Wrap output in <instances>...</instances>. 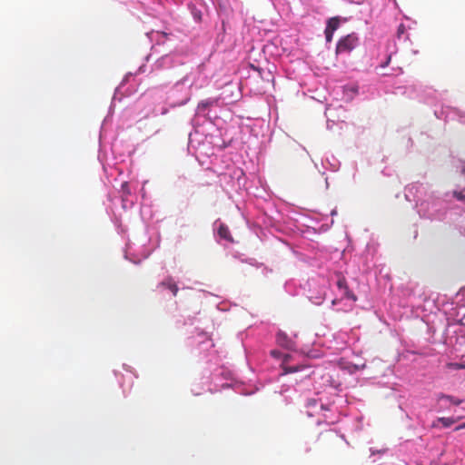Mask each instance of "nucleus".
<instances>
[{
  "label": "nucleus",
  "mask_w": 465,
  "mask_h": 465,
  "mask_svg": "<svg viewBox=\"0 0 465 465\" xmlns=\"http://www.w3.org/2000/svg\"><path fill=\"white\" fill-rule=\"evenodd\" d=\"M417 465H423V464H421V463H418Z\"/></svg>",
  "instance_id": "nucleus-18"
},
{
  "label": "nucleus",
  "mask_w": 465,
  "mask_h": 465,
  "mask_svg": "<svg viewBox=\"0 0 465 465\" xmlns=\"http://www.w3.org/2000/svg\"><path fill=\"white\" fill-rule=\"evenodd\" d=\"M302 368V366H284L283 367V370H284V373H292V372H296L298 371H300Z\"/></svg>",
  "instance_id": "nucleus-10"
},
{
  "label": "nucleus",
  "mask_w": 465,
  "mask_h": 465,
  "mask_svg": "<svg viewBox=\"0 0 465 465\" xmlns=\"http://www.w3.org/2000/svg\"><path fill=\"white\" fill-rule=\"evenodd\" d=\"M339 25H340L339 17H336V16L331 17L328 20L325 29L334 33V31L338 29Z\"/></svg>",
  "instance_id": "nucleus-7"
},
{
  "label": "nucleus",
  "mask_w": 465,
  "mask_h": 465,
  "mask_svg": "<svg viewBox=\"0 0 465 465\" xmlns=\"http://www.w3.org/2000/svg\"><path fill=\"white\" fill-rule=\"evenodd\" d=\"M318 440L324 447L330 450H337L347 443L343 435L332 430L320 433Z\"/></svg>",
  "instance_id": "nucleus-1"
},
{
  "label": "nucleus",
  "mask_w": 465,
  "mask_h": 465,
  "mask_svg": "<svg viewBox=\"0 0 465 465\" xmlns=\"http://www.w3.org/2000/svg\"><path fill=\"white\" fill-rule=\"evenodd\" d=\"M443 399L444 400H448L450 402H451L454 405H460L462 402L461 400L456 399L453 396L446 395V394H440L439 396V400H443Z\"/></svg>",
  "instance_id": "nucleus-8"
},
{
  "label": "nucleus",
  "mask_w": 465,
  "mask_h": 465,
  "mask_svg": "<svg viewBox=\"0 0 465 465\" xmlns=\"http://www.w3.org/2000/svg\"><path fill=\"white\" fill-rule=\"evenodd\" d=\"M337 286L341 290H344V294L347 298L356 300V296L349 290L346 279L344 277H341L337 281Z\"/></svg>",
  "instance_id": "nucleus-4"
},
{
  "label": "nucleus",
  "mask_w": 465,
  "mask_h": 465,
  "mask_svg": "<svg viewBox=\"0 0 465 465\" xmlns=\"http://www.w3.org/2000/svg\"><path fill=\"white\" fill-rule=\"evenodd\" d=\"M276 341L280 346L286 349H291L293 344L292 341L282 331L277 333Z\"/></svg>",
  "instance_id": "nucleus-3"
},
{
  "label": "nucleus",
  "mask_w": 465,
  "mask_h": 465,
  "mask_svg": "<svg viewBox=\"0 0 465 465\" xmlns=\"http://www.w3.org/2000/svg\"><path fill=\"white\" fill-rule=\"evenodd\" d=\"M358 44V37L354 34H351L341 38L336 47L337 53H349L353 50Z\"/></svg>",
  "instance_id": "nucleus-2"
},
{
  "label": "nucleus",
  "mask_w": 465,
  "mask_h": 465,
  "mask_svg": "<svg viewBox=\"0 0 465 465\" xmlns=\"http://www.w3.org/2000/svg\"><path fill=\"white\" fill-rule=\"evenodd\" d=\"M218 235L228 242H233V239L231 235L230 230L228 226L225 224H221L218 228Z\"/></svg>",
  "instance_id": "nucleus-6"
},
{
  "label": "nucleus",
  "mask_w": 465,
  "mask_h": 465,
  "mask_svg": "<svg viewBox=\"0 0 465 465\" xmlns=\"http://www.w3.org/2000/svg\"><path fill=\"white\" fill-rule=\"evenodd\" d=\"M160 285L164 287V288L169 289L173 292V296L177 295L178 286L176 285V283L173 282V280L171 277H169L166 280L163 281L160 283Z\"/></svg>",
  "instance_id": "nucleus-5"
},
{
  "label": "nucleus",
  "mask_w": 465,
  "mask_h": 465,
  "mask_svg": "<svg viewBox=\"0 0 465 465\" xmlns=\"http://www.w3.org/2000/svg\"><path fill=\"white\" fill-rule=\"evenodd\" d=\"M391 62V55H389L386 61L381 64V67H386Z\"/></svg>",
  "instance_id": "nucleus-15"
},
{
  "label": "nucleus",
  "mask_w": 465,
  "mask_h": 465,
  "mask_svg": "<svg viewBox=\"0 0 465 465\" xmlns=\"http://www.w3.org/2000/svg\"><path fill=\"white\" fill-rule=\"evenodd\" d=\"M465 428V422L461 425H459L458 427L455 428V430H460L461 429H464Z\"/></svg>",
  "instance_id": "nucleus-17"
},
{
  "label": "nucleus",
  "mask_w": 465,
  "mask_h": 465,
  "mask_svg": "<svg viewBox=\"0 0 465 465\" xmlns=\"http://www.w3.org/2000/svg\"><path fill=\"white\" fill-rule=\"evenodd\" d=\"M447 366H448V368L453 369V370H460V369L465 368V365L460 364V363H448Z\"/></svg>",
  "instance_id": "nucleus-11"
},
{
  "label": "nucleus",
  "mask_w": 465,
  "mask_h": 465,
  "mask_svg": "<svg viewBox=\"0 0 465 465\" xmlns=\"http://www.w3.org/2000/svg\"><path fill=\"white\" fill-rule=\"evenodd\" d=\"M210 105V102L208 101H202L198 104V109L199 110H204Z\"/></svg>",
  "instance_id": "nucleus-13"
},
{
  "label": "nucleus",
  "mask_w": 465,
  "mask_h": 465,
  "mask_svg": "<svg viewBox=\"0 0 465 465\" xmlns=\"http://www.w3.org/2000/svg\"><path fill=\"white\" fill-rule=\"evenodd\" d=\"M324 34H325L326 41L328 43L331 42L333 32L325 29Z\"/></svg>",
  "instance_id": "nucleus-14"
},
{
  "label": "nucleus",
  "mask_w": 465,
  "mask_h": 465,
  "mask_svg": "<svg viewBox=\"0 0 465 465\" xmlns=\"http://www.w3.org/2000/svg\"><path fill=\"white\" fill-rule=\"evenodd\" d=\"M271 354L275 358H278L280 356V352L278 351H272Z\"/></svg>",
  "instance_id": "nucleus-16"
},
{
  "label": "nucleus",
  "mask_w": 465,
  "mask_h": 465,
  "mask_svg": "<svg viewBox=\"0 0 465 465\" xmlns=\"http://www.w3.org/2000/svg\"><path fill=\"white\" fill-rule=\"evenodd\" d=\"M437 422H440L444 427H450L455 420L452 418L441 417L437 420Z\"/></svg>",
  "instance_id": "nucleus-9"
},
{
  "label": "nucleus",
  "mask_w": 465,
  "mask_h": 465,
  "mask_svg": "<svg viewBox=\"0 0 465 465\" xmlns=\"http://www.w3.org/2000/svg\"><path fill=\"white\" fill-rule=\"evenodd\" d=\"M453 195L459 201H465V194L462 192H454Z\"/></svg>",
  "instance_id": "nucleus-12"
}]
</instances>
